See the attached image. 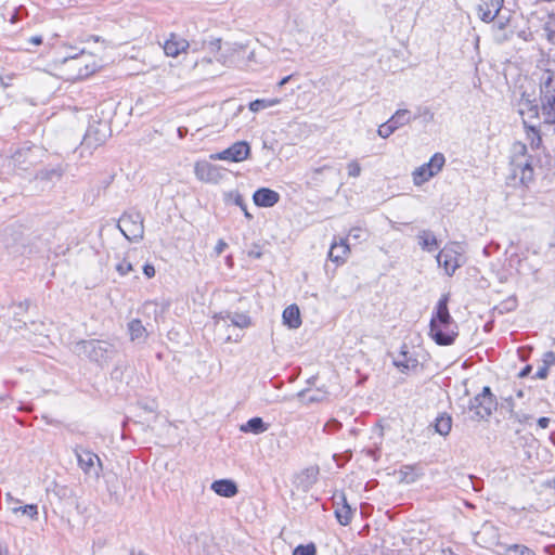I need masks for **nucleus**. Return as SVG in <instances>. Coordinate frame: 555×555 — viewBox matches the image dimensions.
Returning <instances> with one entry per match:
<instances>
[{"label":"nucleus","instance_id":"obj_30","mask_svg":"<svg viewBox=\"0 0 555 555\" xmlns=\"http://www.w3.org/2000/svg\"><path fill=\"white\" fill-rule=\"evenodd\" d=\"M293 555H317V547L313 543L298 545L293 551Z\"/></svg>","mask_w":555,"mask_h":555},{"label":"nucleus","instance_id":"obj_46","mask_svg":"<svg viewBox=\"0 0 555 555\" xmlns=\"http://www.w3.org/2000/svg\"><path fill=\"white\" fill-rule=\"evenodd\" d=\"M291 79V76H286L284 77L280 82H279V86L282 87L284 86L285 83H287Z\"/></svg>","mask_w":555,"mask_h":555},{"label":"nucleus","instance_id":"obj_32","mask_svg":"<svg viewBox=\"0 0 555 555\" xmlns=\"http://www.w3.org/2000/svg\"><path fill=\"white\" fill-rule=\"evenodd\" d=\"M396 129L392 127V125L387 120L386 122L382 124L377 129V134L383 138L387 139L389 138Z\"/></svg>","mask_w":555,"mask_h":555},{"label":"nucleus","instance_id":"obj_20","mask_svg":"<svg viewBox=\"0 0 555 555\" xmlns=\"http://www.w3.org/2000/svg\"><path fill=\"white\" fill-rule=\"evenodd\" d=\"M270 424L266 423L261 417H253L246 423L240 425V431L244 434L260 435L266 433Z\"/></svg>","mask_w":555,"mask_h":555},{"label":"nucleus","instance_id":"obj_40","mask_svg":"<svg viewBox=\"0 0 555 555\" xmlns=\"http://www.w3.org/2000/svg\"><path fill=\"white\" fill-rule=\"evenodd\" d=\"M504 555H520V552L518 550V545L514 544L511 547H508Z\"/></svg>","mask_w":555,"mask_h":555},{"label":"nucleus","instance_id":"obj_28","mask_svg":"<svg viewBox=\"0 0 555 555\" xmlns=\"http://www.w3.org/2000/svg\"><path fill=\"white\" fill-rule=\"evenodd\" d=\"M544 31L547 40L555 44V14H550L544 25Z\"/></svg>","mask_w":555,"mask_h":555},{"label":"nucleus","instance_id":"obj_42","mask_svg":"<svg viewBox=\"0 0 555 555\" xmlns=\"http://www.w3.org/2000/svg\"><path fill=\"white\" fill-rule=\"evenodd\" d=\"M555 360V356L553 352H547L545 354V359H544V364H547V367L550 366V364H552Z\"/></svg>","mask_w":555,"mask_h":555},{"label":"nucleus","instance_id":"obj_55","mask_svg":"<svg viewBox=\"0 0 555 555\" xmlns=\"http://www.w3.org/2000/svg\"><path fill=\"white\" fill-rule=\"evenodd\" d=\"M516 352H517V353H520V347H518V348L516 349Z\"/></svg>","mask_w":555,"mask_h":555},{"label":"nucleus","instance_id":"obj_24","mask_svg":"<svg viewBox=\"0 0 555 555\" xmlns=\"http://www.w3.org/2000/svg\"><path fill=\"white\" fill-rule=\"evenodd\" d=\"M341 506L337 507L335 511V516L340 525L347 526L351 521L352 511L351 507L347 504L345 496H341Z\"/></svg>","mask_w":555,"mask_h":555},{"label":"nucleus","instance_id":"obj_18","mask_svg":"<svg viewBox=\"0 0 555 555\" xmlns=\"http://www.w3.org/2000/svg\"><path fill=\"white\" fill-rule=\"evenodd\" d=\"M210 489L218 495L223 498H233L237 494L238 489L236 483L231 479L215 480Z\"/></svg>","mask_w":555,"mask_h":555},{"label":"nucleus","instance_id":"obj_12","mask_svg":"<svg viewBox=\"0 0 555 555\" xmlns=\"http://www.w3.org/2000/svg\"><path fill=\"white\" fill-rule=\"evenodd\" d=\"M189 47V41L176 34H170L163 46L165 54L170 57H177L181 53H185Z\"/></svg>","mask_w":555,"mask_h":555},{"label":"nucleus","instance_id":"obj_47","mask_svg":"<svg viewBox=\"0 0 555 555\" xmlns=\"http://www.w3.org/2000/svg\"><path fill=\"white\" fill-rule=\"evenodd\" d=\"M522 555H533V553L528 547L522 546Z\"/></svg>","mask_w":555,"mask_h":555},{"label":"nucleus","instance_id":"obj_10","mask_svg":"<svg viewBox=\"0 0 555 555\" xmlns=\"http://www.w3.org/2000/svg\"><path fill=\"white\" fill-rule=\"evenodd\" d=\"M250 156V145L246 141H237L228 149L211 154L209 157L212 160H225L233 163H241Z\"/></svg>","mask_w":555,"mask_h":555},{"label":"nucleus","instance_id":"obj_22","mask_svg":"<svg viewBox=\"0 0 555 555\" xmlns=\"http://www.w3.org/2000/svg\"><path fill=\"white\" fill-rule=\"evenodd\" d=\"M413 117L409 109H398L395 114L388 119V121L392 125V127L398 130L405 125H409L412 121Z\"/></svg>","mask_w":555,"mask_h":555},{"label":"nucleus","instance_id":"obj_8","mask_svg":"<svg viewBox=\"0 0 555 555\" xmlns=\"http://www.w3.org/2000/svg\"><path fill=\"white\" fill-rule=\"evenodd\" d=\"M391 357L392 364L403 374L415 372L420 366L417 354L406 344H402L399 351Z\"/></svg>","mask_w":555,"mask_h":555},{"label":"nucleus","instance_id":"obj_53","mask_svg":"<svg viewBox=\"0 0 555 555\" xmlns=\"http://www.w3.org/2000/svg\"><path fill=\"white\" fill-rule=\"evenodd\" d=\"M220 319H222V317H221V315H214V320L216 321V323H217Z\"/></svg>","mask_w":555,"mask_h":555},{"label":"nucleus","instance_id":"obj_6","mask_svg":"<svg viewBox=\"0 0 555 555\" xmlns=\"http://www.w3.org/2000/svg\"><path fill=\"white\" fill-rule=\"evenodd\" d=\"M118 229L130 242H138L143 238V217L138 211L125 212L118 220Z\"/></svg>","mask_w":555,"mask_h":555},{"label":"nucleus","instance_id":"obj_52","mask_svg":"<svg viewBox=\"0 0 555 555\" xmlns=\"http://www.w3.org/2000/svg\"><path fill=\"white\" fill-rule=\"evenodd\" d=\"M236 204H237V205H240L242 208L244 207V205H243V203H242L241 197H238V198L236 199Z\"/></svg>","mask_w":555,"mask_h":555},{"label":"nucleus","instance_id":"obj_11","mask_svg":"<svg viewBox=\"0 0 555 555\" xmlns=\"http://www.w3.org/2000/svg\"><path fill=\"white\" fill-rule=\"evenodd\" d=\"M195 177L206 183H218L222 179L221 168L207 160H198L194 165Z\"/></svg>","mask_w":555,"mask_h":555},{"label":"nucleus","instance_id":"obj_44","mask_svg":"<svg viewBox=\"0 0 555 555\" xmlns=\"http://www.w3.org/2000/svg\"><path fill=\"white\" fill-rule=\"evenodd\" d=\"M225 262H227L228 267L232 268L233 267V257L231 255H229L225 258Z\"/></svg>","mask_w":555,"mask_h":555},{"label":"nucleus","instance_id":"obj_48","mask_svg":"<svg viewBox=\"0 0 555 555\" xmlns=\"http://www.w3.org/2000/svg\"><path fill=\"white\" fill-rule=\"evenodd\" d=\"M89 346H90V347H92V349L94 350L96 347H99V348H100V347H101V344H100L99 341H98V343H95V341H91V343H89Z\"/></svg>","mask_w":555,"mask_h":555},{"label":"nucleus","instance_id":"obj_38","mask_svg":"<svg viewBox=\"0 0 555 555\" xmlns=\"http://www.w3.org/2000/svg\"><path fill=\"white\" fill-rule=\"evenodd\" d=\"M548 374L547 364H543L534 374L535 378L544 379Z\"/></svg>","mask_w":555,"mask_h":555},{"label":"nucleus","instance_id":"obj_13","mask_svg":"<svg viewBox=\"0 0 555 555\" xmlns=\"http://www.w3.org/2000/svg\"><path fill=\"white\" fill-rule=\"evenodd\" d=\"M350 254V247L347 243V238L334 240L331 244L328 251V259L336 263V266H343Z\"/></svg>","mask_w":555,"mask_h":555},{"label":"nucleus","instance_id":"obj_43","mask_svg":"<svg viewBox=\"0 0 555 555\" xmlns=\"http://www.w3.org/2000/svg\"><path fill=\"white\" fill-rule=\"evenodd\" d=\"M33 44L39 46L42 43V38L40 36L31 37L29 40Z\"/></svg>","mask_w":555,"mask_h":555},{"label":"nucleus","instance_id":"obj_39","mask_svg":"<svg viewBox=\"0 0 555 555\" xmlns=\"http://www.w3.org/2000/svg\"><path fill=\"white\" fill-rule=\"evenodd\" d=\"M228 247V244L223 240H219L215 246V253L219 256Z\"/></svg>","mask_w":555,"mask_h":555},{"label":"nucleus","instance_id":"obj_31","mask_svg":"<svg viewBox=\"0 0 555 555\" xmlns=\"http://www.w3.org/2000/svg\"><path fill=\"white\" fill-rule=\"evenodd\" d=\"M346 168H347L348 176L351 178H358L361 175V170H362L361 165L356 159L350 160L347 164Z\"/></svg>","mask_w":555,"mask_h":555},{"label":"nucleus","instance_id":"obj_51","mask_svg":"<svg viewBox=\"0 0 555 555\" xmlns=\"http://www.w3.org/2000/svg\"><path fill=\"white\" fill-rule=\"evenodd\" d=\"M130 555H147V554H145L143 552H131Z\"/></svg>","mask_w":555,"mask_h":555},{"label":"nucleus","instance_id":"obj_19","mask_svg":"<svg viewBox=\"0 0 555 555\" xmlns=\"http://www.w3.org/2000/svg\"><path fill=\"white\" fill-rule=\"evenodd\" d=\"M283 324L291 330H297L301 325L300 310L297 305H289L282 313Z\"/></svg>","mask_w":555,"mask_h":555},{"label":"nucleus","instance_id":"obj_37","mask_svg":"<svg viewBox=\"0 0 555 555\" xmlns=\"http://www.w3.org/2000/svg\"><path fill=\"white\" fill-rule=\"evenodd\" d=\"M143 273L147 279L154 278L156 273L154 266L151 263H145L143 267Z\"/></svg>","mask_w":555,"mask_h":555},{"label":"nucleus","instance_id":"obj_3","mask_svg":"<svg viewBox=\"0 0 555 555\" xmlns=\"http://www.w3.org/2000/svg\"><path fill=\"white\" fill-rule=\"evenodd\" d=\"M498 402L490 387L485 386L482 390L469 400L464 409L467 418L474 422L488 420L496 409Z\"/></svg>","mask_w":555,"mask_h":555},{"label":"nucleus","instance_id":"obj_23","mask_svg":"<svg viewBox=\"0 0 555 555\" xmlns=\"http://www.w3.org/2000/svg\"><path fill=\"white\" fill-rule=\"evenodd\" d=\"M128 332L132 341L144 339L147 335L146 328L139 319H133L128 323Z\"/></svg>","mask_w":555,"mask_h":555},{"label":"nucleus","instance_id":"obj_26","mask_svg":"<svg viewBox=\"0 0 555 555\" xmlns=\"http://www.w3.org/2000/svg\"><path fill=\"white\" fill-rule=\"evenodd\" d=\"M281 100L278 98L273 99H257L255 101H251L248 105L249 109L253 113H257L261 109L273 107L278 104H280Z\"/></svg>","mask_w":555,"mask_h":555},{"label":"nucleus","instance_id":"obj_27","mask_svg":"<svg viewBox=\"0 0 555 555\" xmlns=\"http://www.w3.org/2000/svg\"><path fill=\"white\" fill-rule=\"evenodd\" d=\"M526 138L530 141L531 149H539L542 144L540 131L534 127L526 128Z\"/></svg>","mask_w":555,"mask_h":555},{"label":"nucleus","instance_id":"obj_7","mask_svg":"<svg viewBox=\"0 0 555 555\" xmlns=\"http://www.w3.org/2000/svg\"><path fill=\"white\" fill-rule=\"evenodd\" d=\"M446 164V157L442 153H435L428 163L415 168L412 172L414 185L421 186L437 176Z\"/></svg>","mask_w":555,"mask_h":555},{"label":"nucleus","instance_id":"obj_54","mask_svg":"<svg viewBox=\"0 0 555 555\" xmlns=\"http://www.w3.org/2000/svg\"><path fill=\"white\" fill-rule=\"evenodd\" d=\"M526 169H529V166H528V165H526L525 167H522V169H521L522 175L525 173V170H526Z\"/></svg>","mask_w":555,"mask_h":555},{"label":"nucleus","instance_id":"obj_41","mask_svg":"<svg viewBox=\"0 0 555 555\" xmlns=\"http://www.w3.org/2000/svg\"><path fill=\"white\" fill-rule=\"evenodd\" d=\"M550 424V418L547 417H540L538 420V426L542 429H545Z\"/></svg>","mask_w":555,"mask_h":555},{"label":"nucleus","instance_id":"obj_49","mask_svg":"<svg viewBox=\"0 0 555 555\" xmlns=\"http://www.w3.org/2000/svg\"><path fill=\"white\" fill-rule=\"evenodd\" d=\"M185 131H186L185 129H183V128H179V129H178V134H179V137H180V138H183V135H184V132H185Z\"/></svg>","mask_w":555,"mask_h":555},{"label":"nucleus","instance_id":"obj_35","mask_svg":"<svg viewBox=\"0 0 555 555\" xmlns=\"http://www.w3.org/2000/svg\"><path fill=\"white\" fill-rule=\"evenodd\" d=\"M318 474L319 469L317 467H308L301 473L302 476L307 477L309 485L315 482Z\"/></svg>","mask_w":555,"mask_h":555},{"label":"nucleus","instance_id":"obj_34","mask_svg":"<svg viewBox=\"0 0 555 555\" xmlns=\"http://www.w3.org/2000/svg\"><path fill=\"white\" fill-rule=\"evenodd\" d=\"M349 236H351L353 240L362 241L366 237V230L361 227H353L349 231Z\"/></svg>","mask_w":555,"mask_h":555},{"label":"nucleus","instance_id":"obj_25","mask_svg":"<svg viewBox=\"0 0 555 555\" xmlns=\"http://www.w3.org/2000/svg\"><path fill=\"white\" fill-rule=\"evenodd\" d=\"M452 428V418L447 414H441L436 418L435 429L441 436H448Z\"/></svg>","mask_w":555,"mask_h":555},{"label":"nucleus","instance_id":"obj_16","mask_svg":"<svg viewBox=\"0 0 555 555\" xmlns=\"http://www.w3.org/2000/svg\"><path fill=\"white\" fill-rule=\"evenodd\" d=\"M5 501L8 504L12 505L11 511L13 514H23L27 516L31 520H37L39 516L38 505L37 504H26L21 506V500L14 498L11 493H7Z\"/></svg>","mask_w":555,"mask_h":555},{"label":"nucleus","instance_id":"obj_36","mask_svg":"<svg viewBox=\"0 0 555 555\" xmlns=\"http://www.w3.org/2000/svg\"><path fill=\"white\" fill-rule=\"evenodd\" d=\"M502 409H507L512 413L515 406L512 397H502Z\"/></svg>","mask_w":555,"mask_h":555},{"label":"nucleus","instance_id":"obj_15","mask_svg":"<svg viewBox=\"0 0 555 555\" xmlns=\"http://www.w3.org/2000/svg\"><path fill=\"white\" fill-rule=\"evenodd\" d=\"M280 198V194L276 191L271 190L269 188H260L253 195V201L255 205L258 207L266 208L273 207L275 204L279 203Z\"/></svg>","mask_w":555,"mask_h":555},{"label":"nucleus","instance_id":"obj_45","mask_svg":"<svg viewBox=\"0 0 555 555\" xmlns=\"http://www.w3.org/2000/svg\"><path fill=\"white\" fill-rule=\"evenodd\" d=\"M531 372V366L527 365L522 369V377L527 376Z\"/></svg>","mask_w":555,"mask_h":555},{"label":"nucleus","instance_id":"obj_2","mask_svg":"<svg viewBox=\"0 0 555 555\" xmlns=\"http://www.w3.org/2000/svg\"><path fill=\"white\" fill-rule=\"evenodd\" d=\"M532 76L540 83L541 117L544 124L555 126V70L538 68Z\"/></svg>","mask_w":555,"mask_h":555},{"label":"nucleus","instance_id":"obj_14","mask_svg":"<svg viewBox=\"0 0 555 555\" xmlns=\"http://www.w3.org/2000/svg\"><path fill=\"white\" fill-rule=\"evenodd\" d=\"M503 0H479L477 5L479 17L483 22H492L500 12Z\"/></svg>","mask_w":555,"mask_h":555},{"label":"nucleus","instance_id":"obj_9","mask_svg":"<svg viewBox=\"0 0 555 555\" xmlns=\"http://www.w3.org/2000/svg\"><path fill=\"white\" fill-rule=\"evenodd\" d=\"M75 455L77 457L78 466L86 475H94L100 477L102 472V461L94 452L80 447L75 448Z\"/></svg>","mask_w":555,"mask_h":555},{"label":"nucleus","instance_id":"obj_50","mask_svg":"<svg viewBox=\"0 0 555 555\" xmlns=\"http://www.w3.org/2000/svg\"><path fill=\"white\" fill-rule=\"evenodd\" d=\"M242 209L244 210V214L247 218H251L250 214L247 211L245 206Z\"/></svg>","mask_w":555,"mask_h":555},{"label":"nucleus","instance_id":"obj_29","mask_svg":"<svg viewBox=\"0 0 555 555\" xmlns=\"http://www.w3.org/2000/svg\"><path fill=\"white\" fill-rule=\"evenodd\" d=\"M231 323L240 328H247L251 325V320L246 314H235L231 318Z\"/></svg>","mask_w":555,"mask_h":555},{"label":"nucleus","instance_id":"obj_21","mask_svg":"<svg viewBox=\"0 0 555 555\" xmlns=\"http://www.w3.org/2000/svg\"><path fill=\"white\" fill-rule=\"evenodd\" d=\"M417 240L421 248L425 251L431 253L439 247L436 235L428 230L420 231L417 234Z\"/></svg>","mask_w":555,"mask_h":555},{"label":"nucleus","instance_id":"obj_33","mask_svg":"<svg viewBox=\"0 0 555 555\" xmlns=\"http://www.w3.org/2000/svg\"><path fill=\"white\" fill-rule=\"evenodd\" d=\"M133 270V267L131 264V262H129L127 259H124L121 260L117 266H116V271L120 274V275H127L128 273H130L131 271Z\"/></svg>","mask_w":555,"mask_h":555},{"label":"nucleus","instance_id":"obj_5","mask_svg":"<svg viewBox=\"0 0 555 555\" xmlns=\"http://www.w3.org/2000/svg\"><path fill=\"white\" fill-rule=\"evenodd\" d=\"M465 248L456 242L447 243L437 254L438 266L444 270L448 276H452L455 271L465 263Z\"/></svg>","mask_w":555,"mask_h":555},{"label":"nucleus","instance_id":"obj_17","mask_svg":"<svg viewBox=\"0 0 555 555\" xmlns=\"http://www.w3.org/2000/svg\"><path fill=\"white\" fill-rule=\"evenodd\" d=\"M396 475L400 482L403 483H413L418 480L423 475V469L418 464L411 465H402L397 472Z\"/></svg>","mask_w":555,"mask_h":555},{"label":"nucleus","instance_id":"obj_4","mask_svg":"<svg viewBox=\"0 0 555 555\" xmlns=\"http://www.w3.org/2000/svg\"><path fill=\"white\" fill-rule=\"evenodd\" d=\"M63 64L70 72L67 79L73 81L88 78L101 67L95 56L85 51L78 56L65 57Z\"/></svg>","mask_w":555,"mask_h":555},{"label":"nucleus","instance_id":"obj_1","mask_svg":"<svg viewBox=\"0 0 555 555\" xmlns=\"http://www.w3.org/2000/svg\"><path fill=\"white\" fill-rule=\"evenodd\" d=\"M450 295L443 294L433 308L428 337L438 346H451L459 337V325L449 311Z\"/></svg>","mask_w":555,"mask_h":555}]
</instances>
